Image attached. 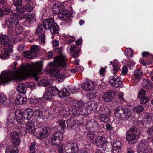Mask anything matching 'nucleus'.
Masks as SVG:
<instances>
[{
    "label": "nucleus",
    "mask_w": 153,
    "mask_h": 153,
    "mask_svg": "<svg viewBox=\"0 0 153 153\" xmlns=\"http://www.w3.org/2000/svg\"><path fill=\"white\" fill-rule=\"evenodd\" d=\"M39 61L21 65L16 74L13 72H7L0 76V83H7L13 80L19 82L24 79L26 75H30L34 77L36 80L38 81L39 77Z\"/></svg>",
    "instance_id": "f257e3e1"
},
{
    "label": "nucleus",
    "mask_w": 153,
    "mask_h": 153,
    "mask_svg": "<svg viewBox=\"0 0 153 153\" xmlns=\"http://www.w3.org/2000/svg\"><path fill=\"white\" fill-rule=\"evenodd\" d=\"M56 51L59 54V55L54 58V62H51L49 63V66L52 67H65L66 65V57L62 54V51L59 49H56Z\"/></svg>",
    "instance_id": "f03ea898"
},
{
    "label": "nucleus",
    "mask_w": 153,
    "mask_h": 153,
    "mask_svg": "<svg viewBox=\"0 0 153 153\" xmlns=\"http://www.w3.org/2000/svg\"><path fill=\"white\" fill-rule=\"evenodd\" d=\"M113 68L112 70L113 75L111 76L109 78V83L112 86L118 88L122 84L119 77L115 74L117 72L119 68L117 63H114L113 64Z\"/></svg>",
    "instance_id": "7ed1b4c3"
},
{
    "label": "nucleus",
    "mask_w": 153,
    "mask_h": 153,
    "mask_svg": "<svg viewBox=\"0 0 153 153\" xmlns=\"http://www.w3.org/2000/svg\"><path fill=\"white\" fill-rule=\"evenodd\" d=\"M114 113L115 116L122 120H128L132 116V113L129 109L120 106L115 108Z\"/></svg>",
    "instance_id": "20e7f679"
},
{
    "label": "nucleus",
    "mask_w": 153,
    "mask_h": 153,
    "mask_svg": "<svg viewBox=\"0 0 153 153\" xmlns=\"http://www.w3.org/2000/svg\"><path fill=\"white\" fill-rule=\"evenodd\" d=\"M25 12L15 13L14 12H12V14H13V16H16L17 17L19 16L22 19L27 18L26 21L23 22V24L26 26H30L36 21V15L34 13H29L28 15H27V14Z\"/></svg>",
    "instance_id": "39448f33"
},
{
    "label": "nucleus",
    "mask_w": 153,
    "mask_h": 153,
    "mask_svg": "<svg viewBox=\"0 0 153 153\" xmlns=\"http://www.w3.org/2000/svg\"><path fill=\"white\" fill-rule=\"evenodd\" d=\"M137 128L134 126L130 128L127 133L126 136V140L129 144H133L136 143L138 140L137 136L136 134L138 131Z\"/></svg>",
    "instance_id": "423d86ee"
},
{
    "label": "nucleus",
    "mask_w": 153,
    "mask_h": 153,
    "mask_svg": "<svg viewBox=\"0 0 153 153\" xmlns=\"http://www.w3.org/2000/svg\"><path fill=\"white\" fill-rule=\"evenodd\" d=\"M149 141L142 139L139 145L138 153H150L152 149L149 146Z\"/></svg>",
    "instance_id": "0eeeda50"
},
{
    "label": "nucleus",
    "mask_w": 153,
    "mask_h": 153,
    "mask_svg": "<svg viewBox=\"0 0 153 153\" xmlns=\"http://www.w3.org/2000/svg\"><path fill=\"white\" fill-rule=\"evenodd\" d=\"M64 149L66 153H76L79 150L77 144L74 143L66 144Z\"/></svg>",
    "instance_id": "6e6552de"
},
{
    "label": "nucleus",
    "mask_w": 153,
    "mask_h": 153,
    "mask_svg": "<svg viewBox=\"0 0 153 153\" xmlns=\"http://www.w3.org/2000/svg\"><path fill=\"white\" fill-rule=\"evenodd\" d=\"M38 130V131L36 133L38 137L42 138L48 136L50 130L49 128L43 126L39 128Z\"/></svg>",
    "instance_id": "1a4fd4ad"
},
{
    "label": "nucleus",
    "mask_w": 153,
    "mask_h": 153,
    "mask_svg": "<svg viewBox=\"0 0 153 153\" xmlns=\"http://www.w3.org/2000/svg\"><path fill=\"white\" fill-rule=\"evenodd\" d=\"M34 113L35 115L44 119L48 118L49 113L45 108H36L35 109Z\"/></svg>",
    "instance_id": "9d476101"
},
{
    "label": "nucleus",
    "mask_w": 153,
    "mask_h": 153,
    "mask_svg": "<svg viewBox=\"0 0 153 153\" xmlns=\"http://www.w3.org/2000/svg\"><path fill=\"white\" fill-rule=\"evenodd\" d=\"M62 134L61 132L55 133L52 136L51 143L54 145H58L62 141Z\"/></svg>",
    "instance_id": "9b49d317"
},
{
    "label": "nucleus",
    "mask_w": 153,
    "mask_h": 153,
    "mask_svg": "<svg viewBox=\"0 0 153 153\" xmlns=\"http://www.w3.org/2000/svg\"><path fill=\"white\" fill-rule=\"evenodd\" d=\"M19 19L16 16H13L12 14V12L10 15V17L8 18L7 21V25L9 28L15 27L18 24Z\"/></svg>",
    "instance_id": "f8f14e48"
},
{
    "label": "nucleus",
    "mask_w": 153,
    "mask_h": 153,
    "mask_svg": "<svg viewBox=\"0 0 153 153\" xmlns=\"http://www.w3.org/2000/svg\"><path fill=\"white\" fill-rule=\"evenodd\" d=\"M11 141L12 143L15 146H19L20 143V135L17 132H13L10 134Z\"/></svg>",
    "instance_id": "ddd939ff"
},
{
    "label": "nucleus",
    "mask_w": 153,
    "mask_h": 153,
    "mask_svg": "<svg viewBox=\"0 0 153 153\" xmlns=\"http://www.w3.org/2000/svg\"><path fill=\"white\" fill-rule=\"evenodd\" d=\"M115 93L112 90L108 91L102 96V100L106 102H110L113 100Z\"/></svg>",
    "instance_id": "4468645a"
},
{
    "label": "nucleus",
    "mask_w": 153,
    "mask_h": 153,
    "mask_svg": "<svg viewBox=\"0 0 153 153\" xmlns=\"http://www.w3.org/2000/svg\"><path fill=\"white\" fill-rule=\"evenodd\" d=\"M98 123L97 121L92 120L88 122L86 125V128L89 131H95L97 128Z\"/></svg>",
    "instance_id": "2eb2a0df"
},
{
    "label": "nucleus",
    "mask_w": 153,
    "mask_h": 153,
    "mask_svg": "<svg viewBox=\"0 0 153 153\" xmlns=\"http://www.w3.org/2000/svg\"><path fill=\"white\" fill-rule=\"evenodd\" d=\"M16 119L17 122L20 124H23L24 123L23 116L22 112L21 110L18 109L16 110L15 113Z\"/></svg>",
    "instance_id": "dca6fc26"
},
{
    "label": "nucleus",
    "mask_w": 153,
    "mask_h": 153,
    "mask_svg": "<svg viewBox=\"0 0 153 153\" xmlns=\"http://www.w3.org/2000/svg\"><path fill=\"white\" fill-rule=\"evenodd\" d=\"M55 22L54 19L52 18L46 19L43 22L44 28L45 30H49L50 27L53 26V24Z\"/></svg>",
    "instance_id": "f3484780"
},
{
    "label": "nucleus",
    "mask_w": 153,
    "mask_h": 153,
    "mask_svg": "<svg viewBox=\"0 0 153 153\" xmlns=\"http://www.w3.org/2000/svg\"><path fill=\"white\" fill-rule=\"evenodd\" d=\"M64 6L61 3L57 2L53 6L52 10L54 14L60 13L62 10L63 9Z\"/></svg>",
    "instance_id": "a211bd4d"
},
{
    "label": "nucleus",
    "mask_w": 153,
    "mask_h": 153,
    "mask_svg": "<svg viewBox=\"0 0 153 153\" xmlns=\"http://www.w3.org/2000/svg\"><path fill=\"white\" fill-rule=\"evenodd\" d=\"M34 113L32 109L30 108L26 109L22 112L24 119L29 120L33 117Z\"/></svg>",
    "instance_id": "6ab92c4d"
},
{
    "label": "nucleus",
    "mask_w": 153,
    "mask_h": 153,
    "mask_svg": "<svg viewBox=\"0 0 153 153\" xmlns=\"http://www.w3.org/2000/svg\"><path fill=\"white\" fill-rule=\"evenodd\" d=\"M105 139L102 136H97L95 139V143L97 146L100 148L103 147L105 144Z\"/></svg>",
    "instance_id": "aec40b11"
},
{
    "label": "nucleus",
    "mask_w": 153,
    "mask_h": 153,
    "mask_svg": "<svg viewBox=\"0 0 153 153\" xmlns=\"http://www.w3.org/2000/svg\"><path fill=\"white\" fill-rule=\"evenodd\" d=\"M82 87L84 90H91L94 88V83L91 81H87L83 83Z\"/></svg>",
    "instance_id": "412c9836"
},
{
    "label": "nucleus",
    "mask_w": 153,
    "mask_h": 153,
    "mask_svg": "<svg viewBox=\"0 0 153 153\" xmlns=\"http://www.w3.org/2000/svg\"><path fill=\"white\" fill-rule=\"evenodd\" d=\"M85 107V108L84 107L78 110V112H79L78 117H81L83 119V118L86 117L88 116L89 114L88 112L89 110L86 108V105Z\"/></svg>",
    "instance_id": "4be33fe9"
},
{
    "label": "nucleus",
    "mask_w": 153,
    "mask_h": 153,
    "mask_svg": "<svg viewBox=\"0 0 153 153\" xmlns=\"http://www.w3.org/2000/svg\"><path fill=\"white\" fill-rule=\"evenodd\" d=\"M121 147V143L120 141L117 140L113 144L112 152L113 153H118L120 150Z\"/></svg>",
    "instance_id": "5701e85b"
},
{
    "label": "nucleus",
    "mask_w": 153,
    "mask_h": 153,
    "mask_svg": "<svg viewBox=\"0 0 153 153\" xmlns=\"http://www.w3.org/2000/svg\"><path fill=\"white\" fill-rule=\"evenodd\" d=\"M18 148L13 145H9L6 148L5 153H17Z\"/></svg>",
    "instance_id": "b1692460"
},
{
    "label": "nucleus",
    "mask_w": 153,
    "mask_h": 153,
    "mask_svg": "<svg viewBox=\"0 0 153 153\" xmlns=\"http://www.w3.org/2000/svg\"><path fill=\"white\" fill-rule=\"evenodd\" d=\"M26 131L29 133H33L35 132V129L33 126V124L29 121L26 123L25 124Z\"/></svg>",
    "instance_id": "393cba45"
},
{
    "label": "nucleus",
    "mask_w": 153,
    "mask_h": 153,
    "mask_svg": "<svg viewBox=\"0 0 153 153\" xmlns=\"http://www.w3.org/2000/svg\"><path fill=\"white\" fill-rule=\"evenodd\" d=\"M97 107V102L94 101L88 102L86 105V108L89 111H94L96 109Z\"/></svg>",
    "instance_id": "a878e982"
},
{
    "label": "nucleus",
    "mask_w": 153,
    "mask_h": 153,
    "mask_svg": "<svg viewBox=\"0 0 153 153\" xmlns=\"http://www.w3.org/2000/svg\"><path fill=\"white\" fill-rule=\"evenodd\" d=\"M141 85L143 88L149 89L152 87V83L150 80L144 79L142 81Z\"/></svg>",
    "instance_id": "bb28decb"
},
{
    "label": "nucleus",
    "mask_w": 153,
    "mask_h": 153,
    "mask_svg": "<svg viewBox=\"0 0 153 153\" xmlns=\"http://www.w3.org/2000/svg\"><path fill=\"white\" fill-rule=\"evenodd\" d=\"M143 71L140 69L136 70L134 72L135 81L138 82L141 79L142 76L143 74Z\"/></svg>",
    "instance_id": "cd10ccee"
},
{
    "label": "nucleus",
    "mask_w": 153,
    "mask_h": 153,
    "mask_svg": "<svg viewBox=\"0 0 153 153\" xmlns=\"http://www.w3.org/2000/svg\"><path fill=\"white\" fill-rule=\"evenodd\" d=\"M10 42L9 37L6 35L0 34V43L4 45Z\"/></svg>",
    "instance_id": "c85d7f7f"
},
{
    "label": "nucleus",
    "mask_w": 153,
    "mask_h": 153,
    "mask_svg": "<svg viewBox=\"0 0 153 153\" xmlns=\"http://www.w3.org/2000/svg\"><path fill=\"white\" fill-rule=\"evenodd\" d=\"M18 91L22 94H25L27 90V88L26 86L23 83L19 84L17 87Z\"/></svg>",
    "instance_id": "c756f323"
},
{
    "label": "nucleus",
    "mask_w": 153,
    "mask_h": 153,
    "mask_svg": "<svg viewBox=\"0 0 153 153\" xmlns=\"http://www.w3.org/2000/svg\"><path fill=\"white\" fill-rule=\"evenodd\" d=\"M25 57L28 59H33L37 57V53H33L30 51H25L24 52Z\"/></svg>",
    "instance_id": "7c9ffc66"
},
{
    "label": "nucleus",
    "mask_w": 153,
    "mask_h": 153,
    "mask_svg": "<svg viewBox=\"0 0 153 153\" xmlns=\"http://www.w3.org/2000/svg\"><path fill=\"white\" fill-rule=\"evenodd\" d=\"M58 94L60 97L65 98L68 97L69 93L67 89L64 88L62 89L60 92L59 91V93Z\"/></svg>",
    "instance_id": "2f4dec72"
},
{
    "label": "nucleus",
    "mask_w": 153,
    "mask_h": 153,
    "mask_svg": "<svg viewBox=\"0 0 153 153\" xmlns=\"http://www.w3.org/2000/svg\"><path fill=\"white\" fill-rule=\"evenodd\" d=\"M53 25L49 29L52 34L57 33L59 30V26L57 23L55 22Z\"/></svg>",
    "instance_id": "473e14b6"
},
{
    "label": "nucleus",
    "mask_w": 153,
    "mask_h": 153,
    "mask_svg": "<svg viewBox=\"0 0 153 153\" xmlns=\"http://www.w3.org/2000/svg\"><path fill=\"white\" fill-rule=\"evenodd\" d=\"M27 101L26 98L20 96L17 97L16 100V103L21 105L25 104Z\"/></svg>",
    "instance_id": "72a5a7b5"
},
{
    "label": "nucleus",
    "mask_w": 153,
    "mask_h": 153,
    "mask_svg": "<svg viewBox=\"0 0 153 153\" xmlns=\"http://www.w3.org/2000/svg\"><path fill=\"white\" fill-rule=\"evenodd\" d=\"M110 115L108 114L105 115L104 114H101L100 116V120L104 123H107L110 120Z\"/></svg>",
    "instance_id": "f704fd0d"
},
{
    "label": "nucleus",
    "mask_w": 153,
    "mask_h": 153,
    "mask_svg": "<svg viewBox=\"0 0 153 153\" xmlns=\"http://www.w3.org/2000/svg\"><path fill=\"white\" fill-rule=\"evenodd\" d=\"M47 90L48 92H50L53 96H55L59 93V91L58 89L54 87H49Z\"/></svg>",
    "instance_id": "c9c22d12"
},
{
    "label": "nucleus",
    "mask_w": 153,
    "mask_h": 153,
    "mask_svg": "<svg viewBox=\"0 0 153 153\" xmlns=\"http://www.w3.org/2000/svg\"><path fill=\"white\" fill-rule=\"evenodd\" d=\"M99 112L101 114H104L105 115H107L108 114L110 115L111 114L110 110L106 107H101Z\"/></svg>",
    "instance_id": "e433bc0d"
},
{
    "label": "nucleus",
    "mask_w": 153,
    "mask_h": 153,
    "mask_svg": "<svg viewBox=\"0 0 153 153\" xmlns=\"http://www.w3.org/2000/svg\"><path fill=\"white\" fill-rule=\"evenodd\" d=\"M76 122L74 119L70 118L67 120V127L69 128H71L75 125Z\"/></svg>",
    "instance_id": "4c0bfd02"
},
{
    "label": "nucleus",
    "mask_w": 153,
    "mask_h": 153,
    "mask_svg": "<svg viewBox=\"0 0 153 153\" xmlns=\"http://www.w3.org/2000/svg\"><path fill=\"white\" fill-rule=\"evenodd\" d=\"M13 48L12 45L10 44V42L4 45V51L9 53L12 51Z\"/></svg>",
    "instance_id": "58836bf2"
},
{
    "label": "nucleus",
    "mask_w": 153,
    "mask_h": 153,
    "mask_svg": "<svg viewBox=\"0 0 153 153\" xmlns=\"http://www.w3.org/2000/svg\"><path fill=\"white\" fill-rule=\"evenodd\" d=\"M75 102H76L75 106L76 108H78V110L81 109L86 106V104L83 102L82 101H76Z\"/></svg>",
    "instance_id": "ea45409f"
},
{
    "label": "nucleus",
    "mask_w": 153,
    "mask_h": 153,
    "mask_svg": "<svg viewBox=\"0 0 153 153\" xmlns=\"http://www.w3.org/2000/svg\"><path fill=\"white\" fill-rule=\"evenodd\" d=\"M50 73L55 77H58L60 74V71L58 69L53 68L51 69Z\"/></svg>",
    "instance_id": "a19ab883"
},
{
    "label": "nucleus",
    "mask_w": 153,
    "mask_h": 153,
    "mask_svg": "<svg viewBox=\"0 0 153 153\" xmlns=\"http://www.w3.org/2000/svg\"><path fill=\"white\" fill-rule=\"evenodd\" d=\"M3 4H0L1 7L2 8L3 14L7 15L9 13L10 14L11 12L10 13V9L7 7L5 6H3Z\"/></svg>",
    "instance_id": "79ce46f5"
},
{
    "label": "nucleus",
    "mask_w": 153,
    "mask_h": 153,
    "mask_svg": "<svg viewBox=\"0 0 153 153\" xmlns=\"http://www.w3.org/2000/svg\"><path fill=\"white\" fill-rule=\"evenodd\" d=\"M132 53L133 51L130 48H127L125 50V54L126 56L128 58L133 56Z\"/></svg>",
    "instance_id": "37998d69"
},
{
    "label": "nucleus",
    "mask_w": 153,
    "mask_h": 153,
    "mask_svg": "<svg viewBox=\"0 0 153 153\" xmlns=\"http://www.w3.org/2000/svg\"><path fill=\"white\" fill-rule=\"evenodd\" d=\"M144 110L143 106L141 105H137L134 108V111L138 113L143 112Z\"/></svg>",
    "instance_id": "c03bdc74"
},
{
    "label": "nucleus",
    "mask_w": 153,
    "mask_h": 153,
    "mask_svg": "<svg viewBox=\"0 0 153 153\" xmlns=\"http://www.w3.org/2000/svg\"><path fill=\"white\" fill-rule=\"evenodd\" d=\"M95 137L94 134L93 132V131H90L87 134V137L89 140H92L91 142L92 143H94V141L93 140V139Z\"/></svg>",
    "instance_id": "a18cd8bd"
},
{
    "label": "nucleus",
    "mask_w": 153,
    "mask_h": 153,
    "mask_svg": "<svg viewBox=\"0 0 153 153\" xmlns=\"http://www.w3.org/2000/svg\"><path fill=\"white\" fill-rule=\"evenodd\" d=\"M60 13L62 14L63 16L66 17L67 18L70 16V13L69 11L67 10H65L64 7Z\"/></svg>",
    "instance_id": "49530a36"
},
{
    "label": "nucleus",
    "mask_w": 153,
    "mask_h": 153,
    "mask_svg": "<svg viewBox=\"0 0 153 153\" xmlns=\"http://www.w3.org/2000/svg\"><path fill=\"white\" fill-rule=\"evenodd\" d=\"M39 85L46 86L49 84L48 81L47 80L43 79L40 80L38 83Z\"/></svg>",
    "instance_id": "de8ad7c7"
},
{
    "label": "nucleus",
    "mask_w": 153,
    "mask_h": 153,
    "mask_svg": "<svg viewBox=\"0 0 153 153\" xmlns=\"http://www.w3.org/2000/svg\"><path fill=\"white\" fill-rule=\"evenodd\" d=\"M139 98L140 99V102L141 104H146L149 101V98L146 96Z\"/></svg>",
    "instance_id": "09e8293b"
},
{
    "label": "nucleus",
    "mask_w": 153,
    "mask_h": 153,
    "mask_svg": "<svg viewBox=\"0 0 153 153\" xmlns=\"http://www.w3.org/2000/svg\"><path fill=\"white\" fill-rule=\"evenodd\" d=\"M39 48L37 45H33L30 48V51L33 53H37L39 50Z\"/></svg>",
    "instance_id": "8fccbe9b"
},
{
    "label": "nucleus",
    "mask_w": 153,
    "mask_h": 153,
    "mask_svg": "<svg viewBox=\"0 0 153 153\" xmlns=\"http://www.w3.org/2000/svg\"><path fill=\"white\" fill-rule=\"evenodd\" d=\"M25 11L26 12H30L33 10V8L30 4H28L24 6Z\"/></svg>",
    "instance_id": "3c124183"
},
{
    "label": "nucleus",
    "mask_w": 153,
    "mask_h": 153,
    "mask_svg": "<svg viewBox=\"0 0 153 153\" xmlns=\"http://www.w3.org/2000/svg\"><path fill=\"white\" fill-rule=\"evenodd\" d=\"M53 96V95L51 93L48 92V91L47 90L46 91L45 94L44 95L45 98L47 100L51 99Z\"/></svg>",
    "instance_id": "603ef678"
},
{
    "label": "nucleus",
    "mask_w": 153,
    "mask_h": 153,
    "mask_svg": "<svg viewBox=\"0 0 153 153\" xmlns=\"http://www.w3.org/2000/svg\"><path fill=\"white\" fill-rule=\"evenodd\" d=\"M69 111L70 114L73 115H76L78 111L76 108L73 107L70 108Z\"/></svg>",
    "instance_id": "864d4df0"
},
{
    "label": "nucleus",
    "mask_w": 153,
    "mask_h": 153,
    "mask_svg": "<svg viewBox=\"0 0 153 153\" xmlns=\"http://www.w3.org/2000/svg\"><path fill=\"white\" fill-rule=\"evenodd\" d=\"M23 31V27L22 26H19L15 28V32L17 34H21Z\"/></svg>",
    "instance_id": "5fc2aeb1"
},
{
    "label": "nucleus",
    "mask_w": 153,
    "mask_h": 153,
    "mask_svg": "<svg viewBox=\"0 0 153 153\" xmlns=\"http://www.w3.org/2000/svg\"><path fill=\"white\" fill-rule=\"evenodd\" d=\"M64 120L63 119L59 120L58 121V123L60 125L61 128L63 130L66 127V125Z\"/></svg>",
    "instance_id": "6e6d98bb"
},
{
    "label": "nucleus",
    "mask_w": 153,
    "mask_h": 153,
    "mask_svg": "<svg viewBox=\"0 0 153 153\" xmlns=\"http://www.w3.org/2000/svg\"><path fill=\"white\" fill-rule=\"evenodd\" d=\"M8 53L6 51H4L2 52V54L0 55V57L2 58H8L10 56Z\"/></svg>",
    "instance_id": "4d7b16f0"
},
{
    "label": "nucleus",
    "mask_w": 153,
    "mask_h": 153,
    "mask_svg": "<svg viewBox=\"0 0 153 153\" xmlns=\"http://www.w3.org/2000/svg\"><path fill=\"white\" fill-rule=\"evenodd\" d=\"M146 91L143 89H141L139 91L138 95L139 98H141L142 97H146Z\"/></svg>",
    "instance_id": "13d9d810"
},
{
    "label": "nucleus",
    "mask_w": 153,
    "mask_h": 153,
    "mask_svg": "<svg viewBox=\"0 0 153 153\" xmlns=\"http://www.w3.org/2000/svg\"><path fill=\"white\" fill-rule=\"evenodd\" d=\"M6 96L4 94L0 93V104H3L6 100Z\"/></svg>",
    "instance_id": "bf43d9fd"
},
{
    "label": "nucleus",
    "mask_w": 153,
    "mask_h": 153,
    "mask_svg": "<svg viewBox=\"0 0 153 153\" xmlns=\"http://www.w3.org/2000/svg\"><path fill=\"white\" fill-rule=\"evenodd\" d=\"M43 24L39 25L36 30V33L38 34L43 30Z\"/></svg>",
    "instance_id": "052dcab7"
},
{
    "label": "nucleus",
    "mask_w": 153,
    "mask_h": 153,
    "mask_svg": "<svg viewBox=\"0 0 153 153\" xmlns=\"http://www.w3.org/2000/svg\"><path fill=\"white\" fill-rule=\"evenodd\" d=\"M146 132L148 135L152 136L153 135V127L148 128Z\"/></svg>",
    "instance_id": "680f3d73"
},
{
    "label": "nucleus",
    "mask_w": 153,
    "mask_h": 153,
    "mask_svg": "<svg viewBox=\"0 0 153 153\" xmlns=\"http://www.w3.org/2000/svg\"><path fill=\"white\" fill-rule=\"evenodd\" d=\"M45 40V35L44 33L42 34L39 37V41H41L42 43H44Z\"/></svg>",
    "instance_id": "e2e57ef3"
},
{
    "label": "nucleus",
    "mask_w": 153,
    "mask_h": 153,
    "mask_svg": "<svg viewBox=\"0 0 153 153\" xmlns=\"http://www.w3.org/2000/svg\"><path fill=\"white\" fill-rule=\"evenodd\" d=\"M16 12L15 13H17L18 12L21 13L25 12L24 8V6L19 7L16 8Z\"/></svg>",
    "instance_id": "0e129e2a"
},
{
    "label": "nucleus",
    "mask_w": 153,
    "mask_h": 153,
    "mask_svg": "<svg viewBox=\"0 0 153 153\" xmlns=\"http://www.w3.org/2000/svg\"><path fill=\"white\" fill-rule=\"evenodd\" d=\"M13 2L14 5L16 6H19L22 4V0H13Z\"/></svg>",
    "instance_id": "69168bd1"
},
{
    "label": "nucleus",
    "mask_w": 153,
    "mask_h": 153,
    "mask_svg": "<svg viewBox=\"0 0 153 153\" xmlns=\"http://www.w3.org/2000/svg\"><path fill=\"white\" fill-rule=\"evenodd\" d=\"M144 118L146 119V120L150 122L152 120L151 115L150 114L145 115L144 116Z\"/></svg>",
    "instance_id": "338daca9"
},
{
    "label": "nucleus",
    "mask_w": 153,
    "mask_h": 153,
    "mask_svg": "<svg viewBox=\"0 0 153 153\" xmlns=\"http://www.w3.org/2000/svg\"><path fill=\"white\" fill-rule=\"evenodd\" d=\"M128 71V69L127 67L125 66L123 67L122 68V74L124 75H126Z\"/></svg>",
    "instance_id": "774afa93"
}]
</instances>
